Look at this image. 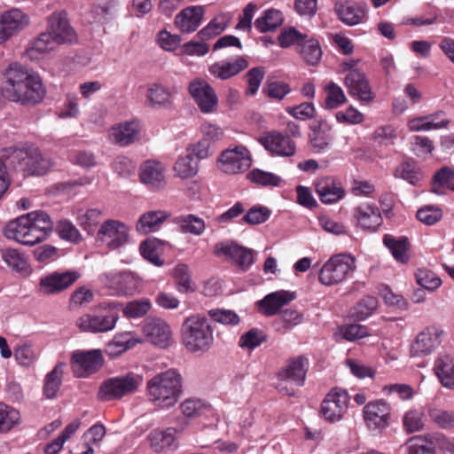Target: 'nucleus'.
Here are the masks:
<instances>
[{"instance_id":"nucleus-1","label":"nucleus","mask_w":454,"mask_h":454,"mask_svg":"<svg viewBox=\"0 0 454 454\" xmlns=\"http://www.w3.org/2000/svg\"><path fill=\"white\" fill-rule=\"evenodd\" d=\"M4 91L6 98L22 105H35L45 96L41 77L24 66L12 62L3 72Z\"/></svg>"},{"instance_id":"nucleus-2","label":"nucleus","mask_w":454,"mask_h":454,"mask_svg":"<svg viewBox=\"0 0 454 454\" xmlns=\"http://www.w3.org/2000/svg\"><path fill=\"white\" fill-rule=\"evenodd\" d=\"M53 222L43 211H33L11 222L4 229V235L25 246L43 242L52 231Z\"/></svg>"},{"instance_id":"nucleus-3","label":"nucleus","mask_w":454,"mask_h":454,"mask_svg":"<svg viewBox=\"0 0 454 454\" xmlns=\"http://www.w3.org/2000/svg\"><path fill=\"white\" fill-rule=\"evenodd\" d=\"M149 401L156 407H174L183 394V377L174 369L160 372L148 380L146 385Z\"/></svg>"},{"instance_id":"nucleus-4","label":"nucleus","mask_w":454,"mask_h":454,"mask_svg":"<svg viewBox=\"0 0 454 454\" xmlns=\"http://www.w3.org/2000/svg\"><path fill=\"white\" fill-rule=\"evenodd\" d=\"M183 344L192 353L208 351L214 341L213 329L206 317L192 315L181 326Z\"/></svg>"},{"instance_id":"nucleus-5","label":"nucleus","mask_w":454,"mask_h":454,"mask_svg":"<svg viewBox=\"0 0 454 454\" xmlns=\"http://www.w3.org/2000/svg\"><path fill=\"white\" fill-rule=\"evenodd\" d=\"M356 269V259L350 254L332 256L322 267L319 281L325 286H333L346 279Z\"/></svg>"},{"instance_id":"nucleus-6","label":"nucleus","mask_w":454,"mask_h":454,"mask_svg":"<svg viewBox=\"0 0 454 454\" xmlns=\"http://www.w3.org/2000/svg\"><path fill=\"white\" fill-rule=\"evenodd\" d=\"M251 164L250 152L242 145L223 151L217 159L218 168L229 175L245 172Z\"/></svg>"},{"instance_id":"nucleus-7","label":"nucleus","mask_w":454,"mask_h":454,"mask_svg":"<svg viewBox=\"0 0 454 454\" xmlns=\"http://www.w3.org/2000/svg\"><path fill=\"white\" fill-rule=\"evenodd\" d=\"M139 386V377L133 373L126 376L111 378L105 380L98 390V398L102 401L120 399L134 392Z\"/></svg>"},{"instance_id":"nucleus-8","label":"nucleus","mask_w":454,"mask_h":454,"mask_svg":"<svg viewBox=\"0 0 454 454\" xmlns=\"http://www.w3.org/2000/svg\"><path fill=\"white\" fill-rule=\"evenodd\" d=\"M144 342L162 349L168 348L173 342L170 326L160 317H145L144 319Z\"/></svg>"},{"instance_id":"nucleus-9","label":"nucleus","mask_w":454,"mask_h":454,"mask_svg":"<svg viewBox=\"0 0 454 454\" xmlns=\"http://www.w3.org/2000/svg\"><path fill=\"white\" fill-rule=\"evenodd\" d=\"M104 364L100 349L78 350L73 353L71 367L75 377L86 378L97 372Z\"/></svg>"},{"instance_id":"nucleus-10","label":"nucleus","mask_w":454,"mask_h":454,"mask_svg":"<svg viewBox=\"0 0 454 454\" xmlns=\"http://www.w3.org/2000/svg\"><path fill=\"white\" fill-rule=\"evenodd\" d=\"M188 91L200 110L204 114L213 113L218 105V98L213 87L202 78L190 82Z\"/></svg>"},{"instance_id":"nucleus-11","label":"nucleus","mask_w":454,"mask_h":454,"mask_svg":"<svg viewBox=\"0 0 454 454\" xmlns=\"http://www.w3.org/2000/svg\"><path fill=\"white\" fill-rule=\"evenodd\" d=\"M119 319L117 312L100 311L84 314L77 320V326L83 332L106 333L114 328Z\"/></svg>"},{"instance_id":"nucleus-12","label":"nucleus","mask_w":454,"mask_h":454,"mask_svg":"<svg viewBox=\"0 0 454 454\" xmlns=\"http://www.w3.org/2000/svg\"><path fill=\"white\" fill-rule=\"evenodd\" d=\"M29 17L19 8H11L0 13V43L8 41L25 29Z\"/></svg>"},{"instance_id":"nucleus-13","label":"nucleus","mask_w":454,"mask_h":454,"mask_svg":"<svg viewBox=\"0 0 454 454\" xmlns=\"http://www.w3.org/2000/svg\"><path fill=\"white\" fill-rule=\"evenodd\" d=\"M98 240L114 250L129 242V231L125 224L116 220H107L99 228Z\"/></svg>"},{"instance_id":"nucleus-14","label":"nucleus","mask_w":454,"mask_h":454,"mask_svg":"<svg viewBox=\"0 0 454 454\" xmlns=\"http://www.w3.org/2000/svg\"><path fill=\"white\" fill-rule=\"evenodd\" d=\"M390 405L384 400L367 403L364 408V419L372 431L381 432L389 425Z\"/></svg>"},{"instance_id":"nucleus-15","label":"nucleus","mask_w":454,"mask_h":454,"mask_svg":"<svg viewBox=\"0 0 454 454\" xmlns=\"http://www.w3.org/2000/svg\"><path fill=\"white\" fill-rule=\"evenodd\" d=\"M75 270L55 271L40 278L39 291L43 294H54L71 286L79 278Z\"/></svg>"},{"instance_id":"nucleus-16","label":"nucleus","mask_w":454,"mask_h":454,"mask_svg":"<svg viewBox=\"0 0 454 454\" xmlns=\"http://www.w3.org/2000/svg\"><path fill=\"white\" fill-rule=\"evenodd\" d=\"M49 33L57 41L58 44L70 43L76 40V33L69 24L65 11H58L47 19Z\"/></svg>"},{"instance_id":"nucleus-17","label":"nucleus","mask_w":454,"mask_h":454,"mask_svg":"<svg viewBox=\"0 0 454 454\" xmlns=\"http://www.w3.org/2000/svg\"><path fill=\"white\" fill-rule=\"evenodd\" d=\"M348 395L345 390L333 389L327 394L321 404V412L325 419L337 421L347 411Z\"/></svg>"},{"instance_id":"nucleus-18","label":"nucleus","mask_w":454,"mask_h":454,"mask_svg":"<svg viewBox=\"0 0 454 454\" xmlns=\"http://www.w3.org/2000/svg\"><path fill=\"white\" fill-rule=\"evenodd\" d=\"M259 141L267 151L281 157H292L296 153L294 141L278 131L269 132Z\"/></svg>"},{"instance_id":"nucleus-19","label":"nucleus","mask_w":454,"mask_h":454,"mask_svg":"<svg viewBox=\"0 0 454 454\" xmlns=\"http://www.w3.org/2000/svg\"><path fill=\"white\" fill-rule=\"evenodd\" d=\"M308 368V358L299 356L290 358L286 364L278 372L277 377L281 381H291L294 385L301 387L305 382Z\"/></svg>"},{"instance_id":"nucleus-20","label":"nucleus","mask_w":454,"mask_h":454,"mask_svg":"<svg viewBox=\"0 0 454 454\" xmlns=\"http://www.w3.org/2000/svg\"><path fill=\"white\" fill-rule=\"evenodd\" d=\"M102 283L117 294H131L139 285V278L130 272H106L101 276Z\"/></svg>"},{"instance_id":"nucleus-21","label":"nucleus","mask_w":454,"mask_h":454,"mask_svg":"<svg viewBox=\"0 0 454 454\" xmlns=\"http://www.w3.org/2000/svg\"><path fill=\"white\" fill-rule=\"evenodd\" d=\"M344 83L348 90L349 95L365 102H370L373 99L369 81L361 70H349L344 78Z\"/></svg>"},{"instance_id":"nucleus-22","label":"nucleus","mask_w":454,"mask_h":454,"mask_svg":"<svg viewBox=\"0 0 454 454\" xmlns=\"http://www.w3.org/2000/svg\"><path fill=\"white\" fill-rule=\"evenodd\" d=\"M144 185L153 192L166 188V168L162 162L156 160L144 161Z\"/></svg>"},{"instance_id":"nucleus-23","label":"nucleus","mask_w":454,"mask_h":454,"mask_svg":"<svg viewBox=\"0 0 454 454\" xmlns=\"http://www.w3.org/2000/svg\"><path fill=\"white\" fill-rule=\"evenodd\" d=\"M441 332L432 326L420 332L411 345V354L413 356L429 355L440 344Z\"/></svg>"},{"instance_id":"nucleus-24","label":"nucleus","mask_w":454,"mask_h":454,"mask_svg":"<svg viewBox=\"0 0 454 454\" xmlns=\"http://www.w3.org/2000/svg\"><path fill=\"white\" fill-rule=\"evenodd\" d=\"M248 65L243 56H239L233 61L223 59L213 63L209 66L208 72L215 79L225 81L247 69Z\"/></svg>"},{"instance_id":"nucleus-25","label":"nucleus","mask_w":454,"mask_h":454,"mask_svg":"<svg viewBox=\"0 0 454 454\" xmlns=\"http://www.w3.org/2000/svg\"><path fill=\"white\" fill-rule=\"evenodd\" d=\"M316 192L324 204L336 203L345 195L341 183L333 176H325L317 180Z\"/></svg>"},{"instance_id":"nucleus-26","label":"nucleus","mask_w":454,"mask_h":454,"mask_svg":"<svg viewBox=\"0 0 454 454\" xmlns=\"http://www.w3.org/2000/svg\"><path fill=\"white\" fill-rule=\"evenodd\" d=\"M348 1L336 0L334 12L342 23L352 27L362 22L366 14V6L362 4H347Z\"/></svg>"},{"instance_id":"nucleus-27","label":"nucleus","mask_w":454,"mask_h":454,"mask_svg":"<svg viewBox=\"0 0 454 454\" xmlns=\"http://www.w3.org/2000/svg\"><path fill=\"white\" fill-rule=\"evenodd\" d=\"M295 299V293L279 290L267 294L258 301L260 311L267 317L278 313L280 309Z\"/></svg>"},{"instance_id":"nucleus-28","label":"nucleus","mask_w":454,"mask_h":454,"mask_svg":"<svg viewBox=\"0 0 454 454\" xmlns=\"http://www.w3.org/2000/svg\"><path fill=\"white\" fill-rule=\"evenodd\" d=\"M204 13L203 6L186 7L176 16L175 25L183 33H192L200 26Z\"/></svg>"},{"instance_id":"nucleus-29","label":"nucleus","mask_w":454,"mask_h":454,"mask_svg":"<svg viewBox=\"0 0 454 454\" xmlns=\"http://www.w3.org/2000/svg\"><path fill=\"white\" fill-rule=\"evenodd\" d=\"M140 131L138 121H124L114 125L110 129V139L120 146L134 143Z\"/></svg>"},{"instance_id":"nucleus-30","label":"nucleus","mask_w":454,"mask_h":454,"mask_svg":"<svg viewBox=\"0 0 454 454\" xmlns=\"http://www.w3.org/2000/svg\"><path fill=\"white\" fill-rule=\"evenodd\" d=\"M28 157L25 161L23 172L29 176H43L51 168V161L35 146L28 147Z\"/></svg>"},{"instance_id":"nucleus-31","label":"nucleus","mask_w":454,"mask_h":454,"mask_svg":"<svg viewBox=\"0 0 454 454\" xmlns=\"http://www.w3.org/2000/svg\"><path fill=\"white\" fill-rule=\"evenodd\" d=\"M216 253L229 256L242 270H247L254 262V251L236 243L222 246Z\"/></svg>"},{"instance_id":"nucleus-32","label":"nucleus","mask_w":454,"mask_h":454,"mask_svg":"<svg viewBox=\"0 0 454 454\" xmlns=\"http://www.w3.org/2000/svg\"><path fill=\"white\" fill-rule=\"evenodd\" d=\"M444 114L443 111H437L427 116L414 118L408 122L409 129L411 131L419 132L447 128L450 123V119L438 121Z\"/></svg>"},{"instance_id":"nucleus-33","label":"nucleus","mask_w":454,"mask_h":454,"mask_svg":"<svg viewBox=\"0 0 454 454\" xmlns=\"http://www.w3.org/2000/svg\"><path fill=\"white\" fill-rule=\"evenodd\" d=\"M356 217L363 229L376 231L382 223V217L378 207L362 204L356 208Z\"/></svg>"},{"instance_id":"nucleus-34","label":"nucleus","mask_w":454,"mask_h":454,"mask_svg":"<svg viewBox=\"0 0 454 454\" xmlns=\"http://www.w3.org/2000/svg\"><path fill=\"white\" fill-rule=\"evenodd\" d=\"M177 430L168 427L166 430H153L148 435V440L152 449L155 452H162L168 449H176L177 447L175 433Z\"/></svg>"},{"instance_id":"nucleus-35","label":"nucleus","mask_w":454,"mask_h":454,"mask_svg":"<svg viewBox=\"0 0 454 454\" xmlns=\"http://www.w3.org/2000/svg\"><path fill=\"white\" fill-rule=\"evenodd\" d=\"M171 90L159 83H153L147 88L148 105L154 109H168L172 106Z\"/></svg>"},{"instance_id":"nucleus-36","label":"nucleus","mask_w":454,"mask_h":454,"mask_svg":"<svg viewBox=\"0 0 454 454\" xmlns=\"http://www.w3.org/2000/svg\"><path fill=\"white\" fill-rule=\"evenodd\" d=\"M296 51L302 60L312 67L317 66L320 62L323 54L319 41L314 37H307Z\"/></svg>"},{"instance_id":"nucleus-37","label":"nucleus","mask_w":454,"mask_h":454,"mask_svg":"<svg viewBox=\"0 0 454 454\" xmlns=\"http://www.w3.org/2000/svg\"><path fill=\"white\" fill-rule=\"evenodd\" d=\"M434 371L444 387L454 389V357L449 355L438 357Z\"/></svg>"},{"instance_id":"nucleus-38","label":"nucleus","mask_w":454,"mask_h":454,"mask_svg":"<svg viewBox=\"0 0 454 454\" xmlns=\"http://www.w3.org/2000/svg\"><path fill=\"white\" fill-rule=\"evenodd\" d=\"M383 243L397 262L402 263L408 262L409 239L407 237L395 238L391 234H386L383 237Z\"/></svg>"},{"instance_id":"nucleus-39","label":"nucleus","mask_w":454,"mask_h":454,"mask_svg":"<svg viewBox=\"0 0 454 454\" xmlns=\"http://www.w3.org/2000/svg\"><path fill=\"white\" fill-rule=\"evenodd\" d=\"M284 22L283 13L277 9H268L254 21V27L260 33L275 31Z\"/></svg>"},{"instance_id":"nucleus-40","label":"nucleus","mask_w":454,"mask_h":454,"mask_svg":"<svg viewBox=\"0 0 454 454\" xmlns=\"http://www.w3.org/2000/svg\"><path fill=\"white\" fill-rule=\"evenodd\" d=\"M309 140L313 152L321 153L330 147L333 137L329 128L318 125L311 129Z\"/></svg>"},{"instance_id":"nucleus-41","label":"nucleus","mask_w":454,"mask_h":454,"mask_svg":"<svg viewBox=\"0 0 454 454\" xmlns=\"http://www.w3.org/2000/svg\"><path fill=\"white\" fill-rule=\"evenodd\" d=\"M58 44L57 41L49 32H43L33 40L27 48V54L31 59H39L41 55L53 51Z\"/></svg>"},{"instance_id":"nucleus-42","label":"nucleus","mask_w":454,"mask_h":454,"mask_svg":"<svg viewBox=\"0 0 454 454\" xmlns=\"http://www.w3.org/2000/svg\"><path fill=\"white\" fill-rule=\"evenodd\" d=\"M28 147L15 148L10 147L2 152V160H0L7 168L23 171L25 161L28 157Z\"/></svg>"},{"instance_id":"nucleus-43","label":"nucleus","mask_w":454,"mask_h":454,"mask_svg":"<svg viewBox=\"0 0 454 454\" xmlns=\"http://www.w3.org/2000/svg\"><path fill=\"white\" fill-rule=\"evenodd\" d=\"M164 242L156 238H148L144 240V259L154 266L161 267L164 260Z\"/></svg>"},{"instance_id":"nucleus-44","label":"nucleus","mask_w":454,"mask_h":454,"mask_svg":"<svg viewBox=\"0 0 454 454\" xmlns=\"http://www.w3.org/2000/svg\"><path fill=\"white\" fill-rule=\"evenodd\" d=\"M64 367V363H59L50 372L46 374L44 379L43 394L48 399H53L56 397L62 384Z\"/></svg>"},{"instance_id":"nucleus-45","label":"nucleus","mask_w":454,"mask_h":454,"mask_svg":"<svg viewBox=\"0 0 454 454\" xmlns=\"http://www.w3.org/2000/svg\"><path fill=\"white\" fill-rule=\"evenodd\" d=\"M175 222L184 233L200 236L206 229L204 220L192 214L178 216L176 218Z\"/></svg>"},{"instance_id":"nucleus-46","label":"nucleus","mask_w":454,"mask_h":454,"mask_svg":"<svg viewBox=\"0 0 454 454\" xmlns=\"http://www.w3.org/2000/svg\"><path fill=\"white\" fill-rule=\"evenodd\" d=\"M454 183V170L450 167H442L435 172L432 179V192L437 195L444 194L442 188L451 190Z\"/></svg>"},{"instance_id":"nucleus-47","label":"nucleus","mask_w":454,"mask_h":454,"mask_svg":"<svg viewBox=\"0 0 454 454\" xmlns=\"http://www.w3.org/2000/svg\"><path fill=\"white\" fill-rule=\"evenodd\" d=\"M174 170L176 176L186 179L194 176L199 171V165L196 160H193L192 154L181 156L177 159L175 163Z\"/></svg>"},{"instance_id":"nucleus-48","label":"nucleus","mask_w":454,"mask_h":454,"mask_svg":"<svg viewBox=\"0 0 454 454\" xmlns=\"http://www.w3.org/2000/svg\"><path fill=\"white\" fill-rule=\"evenodd\" d=\"M101 215L98 208H81L77 211L76 219L84 231L91 232L100 222Z\"/></svg>"},{"instance_id":"nucleus-49","label":"nucleus","mask_w":454,"mask_h":454,"mask_svg":"<svg viewBox=\"0 0 454 454\" xmlns=\"http://www.w3.org/2000/svg\"><path fill=\"white\" fill-rule=\"evenodd\" d=\"M177 290L180 293L193 292L195 285L192 281L189 268L186 264H178L175 267L173 272Z\"/></svg>"},{"instance_id":"nucleus-50","label":"nucleus","mask_w":454,"mask_h":454,"mask_svg":"<svg viewBox=\"0 0 454 454\" xmlns=\"http://www.w3.org/2000/svg\"><path fill=\"white\" fill-rule=\"evenodd\" d=\"M247 178L254 184L261 186L278 187L282 182V178L274 173L263 171L259 168H254L247 174Z\"/></svg>"},{"instance_id":"nucleus-51","label":"nucleus","mask_w":454,"mask_h":454,"mask_svg":"<svg viewBox=\"0 0 454 454\" xmlns=\"http://www.w3.org/2000/svg\"><path fill=\"white\" fill-rule=\"evenodd\" d=\"M20 423L19 411L4 403H0V432H7Z\"/></svg>"},{"instance_id":"nucleus-52","label":"nucleus","mask_w":454,"mask_h":454,"mask_svg":"<svg viewBox=\"0 0 454 454\" xmlns=\"http://www.w3.org/2000/svg\"><path fill=\"white\" fill-rule=\"evenodd\" d=\"M133 345L134 342L129 333L118 334L107 343L106 353L111 357H115L133 347Z\"/></svg>"},{"instance_id":"nucleus-53","label":"nucleus","mask_w":454,"mask_h":454,"mask_svg":"<svg viewBox=\"0 0 454 454\" xmlns=\"http://www.w3.org/2000/svg\"><path fill=\"white\" fill-rule=\"evenodd\" d=\"M2 258L13 270L26 271L27 270V258L18 249L6 248L2 251Z\"/></svg>"},{"instance_id":"nucleus-54","label":"nucleus","mask_w":454,"mask_h":454,"mask_svg":"<svg viewBox=\"0 0 454 454\" xmlns=\"http://www.w3.org/2000/svg\"><path fill=\"white\" fill-rule=\"evenodd\" d=\"M170 216L163 210H153L144 213V234L155 232L160 230L162 223Z\"/></svg>"},{"instance_id":"nucleus-55","label":"nucleus","mask_w":454,"mask_h":454,"mask_svg":"<svg viewBox=\"0 0 454 454\" xmlns=\"http://www.w3.org/2000/svg\"><path fill=\"white\" fill-rule=\"evenodd\" d=\"M306 38L307 35L301 33L294 27H285L278 36L282 48H289L293 45H296L298 48Z\"/></svg>"},{"instance_id":"nucleus-56","label":"nucleus","mask_w":454,"mask_h":454,"mask_svg":"<svg viewBox=\"0 0 454 454\" xmlns=\"http://www.w3.org/2000/svg\"><path fill=\"white\" fill-rule=\"evenodd\" d=\"M266 340V335L258 328H252L242 334L239 340V348L253 350Z\"/></svg>"},{"instance_id":"nucleus-57","label":"nucleus","mask_w":454,"mask_h":454,"mask_svg":"<svg viewBox=\"0 0 454 454\" xmlns=\"http://www.w3.org/2000/svg\"><path fill=\"white\" fill-rule=\"evenodd\" d=\"M270 210L262 206H254L243 215L241 221L249 225L261 224L270 216Z\"/></svg>"},{"instance_id":"nucleus-58","label":"nucleus","mask_w":454,"mask_h":454,"mask_svg":"<svg viewBox=\"0 0 454 454\" xmlns=\"http://www.w3.org/2000/svg\"><path fill=\"white\" fill-rule=\"evenodd\" d=\"M327 96L325 98V105L327 109H335L340 105L345 103L346 96L342 89L334 82H330L325 87Z\"/></svg>"},{"instance_id":"nucleus-59","label":"nucleus","mask_w":454,"mask_h":454,"mask_svg":"<svg viewBox=\"0 0 454 454\" xmlns=\"http://www.w3.org/2000/svg\"><path fill=\"white\" fill-rule=\"evenodd\" d=\"M430 419L442 429L454 427V411L433 408L428 411Z\"/></svg>"},{"instance_id":"nucleus-60","label":"nucleus","mask_w":454,"mask_h":454,"mask_svg":"<svg viewBox=\"0 0 454 454\" xmlns=\"http://www.w3.org/2000/svg\"><path fill=\"white\" fill-rule=\"evenodd\" d=\"M416 280L422 288L430 291L437 289L442 284L440 278L428 269H419L416 272Z\"/></svg>"},{"instance_id":"nucleus-61","label":"nucleus","mask_w":454,"mask_h":454,"mask_svg":"<svg viewBox=\"0 0 454 454\" xmlns=\"http://www.w3.org/2000/svg\"><path fill=\"white\" fill-rule=\"evenodd\" d=\"M378 301L373 296H366L363 298L355 307L354 316L358 320H364L370 317L377 309Z\"/></svg>"},{"instance_id":"nucleus-62","label":"nucleus","mask_w":454,"mask_h":454,"mask_svg":"<svg viewBox=\"0 0 454 454\" xmlns=\"http://www.w3.org/2000/svg\"><path fill=\"white\" fill-rule=\"evenodd\" d=\"M57 231L62 239L71 243H78L82 240V235L77 228L67 220H61L57 225Z\"/></svg>"},{"instance_id":"nucleus-63","label":"nucleus","mask_w":454,"mask_h":454,"mask_svg":"<svg viewBox=\"0 0 454 454\" xmlns=\"http://www.w3.org/2000/svg\"><path fill=\"white\" fill-rule=\"evenodd\" d=\"M265 76V68L263 67H255L251 68L246 74L248 88L247 95H255Z\"/></svg>"},{"instance_id":"nucleus-64","label":"nucleus","mask_w":454,"mask_h":454,"mask_svg":"<svg viewBox=\"0 0 454 454\" xmlns=\"http://www.w3.org/2000/svg\"><path fill=\"white\" fill-rule=\"evenodd\" d=\"M408 454H434L432 443L422 437H411L406 442Z\"/></svg>"}]
</instances>
